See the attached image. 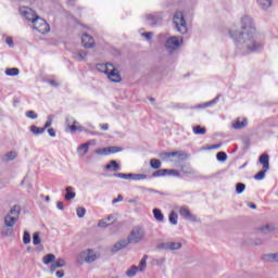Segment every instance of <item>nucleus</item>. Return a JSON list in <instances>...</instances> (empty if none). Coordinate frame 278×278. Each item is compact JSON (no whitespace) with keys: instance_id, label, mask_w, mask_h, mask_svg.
<instances>
[{"instance_id":"obj_1","label":"nucleus","mask_w":278,"mask_h":278,"mask_svg":"<svg viewBox=\"0 0 278 278\" xmlns=\"http://www.w3.org/2000/svg\"><path fill=\"white\" fill-rule=\"evenodd\" d=\"M240 29L236 26L229 29V36L235 40L238 49H241L243 53H254L263 49L264 43L260 41V34L251 16L241 17Z\"/></svg>"},{"instance_id":"obj_2","label":"nucleus","mask_w":278,"mask_h":278,"mask_svg":"<svg viewBox=\"0 0 278 278\" xmlns=\"http://www.w3.org/2000/svg\"><path fill=\"white\" fill-rule=\"evenodd\" d=\"M18 218H21V206L14 205L4 216V226L1 229V236H3V238L14 236V225H16Z\"/></svg>"},{"instance_id":"obj_3","label":"nucleus","mask_w":278,"mask_h":278,"mask_svg":"<svg viewBox=\"0 0 278 278\" xmlns=\"http://www.w3.org/2000/svg\"><path fill=\"white\" fill-rule=\"evenodd\" d=\"M96 68L99 71V73L106 75V78L112 84H121V81H123L121 72L112 63H99L96 65Z\"/></svg>"},{"instance_id":"obj_4","label":"nucleus","mask_w":278,"mask_h":278,"mask_svg":"<svg viewBox=\"0 0 278 278\" xmlns=\"http://www.w3.org/2000/svg\"><path fill=\"white\" fill-rule=\"evenodd\" d=\"M101 257L99 255V252L92 250V249H86L83 250L76 257V264L81 266L83 264H92L93 262H97Z\"/></svg>"},{"instance_id":"obj_5","label":"nucleus","mask_w":278,"mask_h":278,"mask_svg":"<svg viewBox=\"0 0 278 278\" xmlns=\"http://www.w3.org/2000/svg\"><path fill=\"white\" fill-rule=\"evenodd\" d=\"M146 238L147 232L144 231V228L136 226L130 230L126 240L128 241V244H140V242H143Z\"/></svg>"},{"instance_id":"obj_6","label":"nucleus","mask_w":278,"mask_h":278,"mask_svg":"<svg viewBox=\"0 0 278 278\" xmlns=\"http://www.w3.org/2000/svg\"><path fill=\"white\" fill-rule=\"evenodd\" d=\"M173 23H174L175 29H176V31H178V34H181L182 36H185V34H188V23L186 22L184 12L177 11L174 14Z\"/></svg>"},{"instance_id":"obj_7","label":"nucleus","mask_w":278,"mask_h":278,"mask_svg":"<svg viewBox=\"0 0 278 278\" xmlns=\"http://www.w3.org/2000/svg\"><path fill=\"white\" fill-rule=\"evenodd\" d=\"M159 157L163 160V162H175L176 160H188V154L184 151H174V152H161Z\"/></svg>"},{"instance_id":"obj_8","label":"nucleus","mask_w":278,"mask_h":278,"mask_svg":"<svg viewBox=\"0 0 278 278\" xmlns=\"http://www.w3.org/2000/svg\"><path fill=\"white\" fill-rule=\"evenodd\" d=\"M180 45H184V37L173 36L167 38L165 49L168 53H173V51H177V49H179Z\"/></svg>"},{"instance_id":"obj_9","label":"nucleus","mask_w":278,"mask_h":278,"mask_svg":"<svg viewBox=\"0 0 278 278\" xmlns=\"http://www.w3.org/2000/svg\"><path fill=\"white\" fill-rule=\"evenodd\" d=\"M33 28L39 31V34H49L50 26L47 21H45L42 17L38 16L33 21Z\"/></svg>"},{"instance_id":"obj_10","label":"nucleus","mask_w":278,"mask_h":278,"mask_svg":"<svg viewBox=\"0 0 278 278\" xmlns=\"http://www.w3.org/2000/svg\"><path fill=\"white\" fill-rule=\"evenodd\" d=\"M123 151V148L112 146V147H106V148H98L94 150L96 155H112L114 153H121Z\"/></svg>"},{"instance_id":"obj_11","label":"nucleus","mask_w":278,"mask_h":278,"mask_svg":"<svg viewBox=\"0 0 278 278\" xmlns=\"http://www.w3.org/2000/svg\"><path fill=\"white\" fill-rule=\"evenodd\" d=\"M72 125H79V122H77L74 117H66L65 119V131H71L72 134H75V131H84V127L81 126H72Z\"/></svg>"},{"instance_id":"obj_12","label":"nucleus","mask_w":278,"mask_h":278,"mask_svg":"<svg viewBox=\"0 0 278 278\" xmlns=\"http://www.w3.org/2000/svg\"><path fill=\"white\" fill-rule=\"evenodd\" d=\"M181 247H182L181 242L167 241V242L160 243L157 245V249H160L161 251H179Z\"/></svg>"},{"instance_id":"obj_13","label":"nucleus","mask_w":278,"mask_h":278,"mask_svg":"<svg viewBox=\"0 0 278 278\" xmlns=\"http://www.w3.org/2000/svg\"><path fill=\"white\" fill-rule=\"evenodd\" d=\"M178 212L185 220H190L191 223H197V215L192 214L190 212V208L188 206H180L178 208Z\"/></svg>"},{"instance_id":"obj_14","label":"nucleus","mask_w":278,"mask_h":278,"mask_svg":"<svg viewBox=\"0 0 278 278\" xmlns=\"http://www.w3.org/2000/svg\"><path fill=\"white\" fill-rule=\"evenodd\" d=\"M275 225L267 223V224H263L261 226H258L256 228L257 233H261L262 236H268V233H273V231H275Z\"/></svg>"},{"instance_id":"obj_15","label":"nucleus","mask_w":278,"mask_h":278,"mask_svg":"<svg viewBox=\"0 0 278 278\" xmlns=\"http://www.w3.org/2000/svg\"><path fill=\"white\" fill-rule=\"evenodd\" d=\"M129 247V241L127 239H123L117 241L112 248L111 252L112 253H118V251H123V249H127Z\"/></svg>"},{"instance_id":"obj_16","label":"nucleus","mask_w":278,"mask_h":278,"mask_svg":"<svg viewBox=\"0 0 278 278\" xmlns=\"http://www.w3.org/2000/svg\"><path fill=\"white\" fill-rule=\"evenodd\" d=\"M21 14L30 23H34V20L38 18V15L31 9L24 8L21 10Z\"/></svg>"},{"instance_id":"obj_17","label":"nucleus","mask_w":278,"mask_h":278,"mask_svg":"<svg viewBox=\"0 0 278 278\" xmlns=\"http://www.w3.org/2000/svg\"><path fill=\"white\" fill-rule=\"evenodd\" d=\"M260 164L263 166V170L268 172L270 170V156L268 154H262L258 157Z\"/></svg>"},{"instance_id":"obj_18","label":"nucleus","mask_w":278,"mask_h":278,"mask_svg":"<svg viewBox=\"0 0 278 278\" xmlns=\"http://www.w3.org/2000/svg\"><path fill=\"white\" fill-rule=\"evenodd\" d=\"M113 223H114V215H109L108 217L100 219L98 222V227L100 229H105L110 227V225H112Z\"/></svg>"},{"instance_id":"obj_19","label":"nucleus","mask_w":278,"mask_h":278,"mask_svg":"<svg viewBox=\"0 0 278 278\" xmlns=\"http://www.w3.org/2000/svg\"><path fill=\"white\" fill-rule=\"evenodd\" d=\"M249 125V121L245 117H239L232 122V129H244Z\"/></svg>"},{"instance_id":"obj_20","label":"nucleus","mask_w":278,"mask_h":278,"mask_svg":"<svg viewBox=\"0 0 278 278\" xmlns=\"http://www.w3.org/2000/svg\"><path fill=\"white\" fill-rule=\"evenodd\" d=\"M81 42L86 49H92L94 47V38L88 34L83 35Z\"/></svg>"},{"instance_id":"obj_21","label":"nucleus","mask_w":278,"mask_h":278,"mask_svg":"<svg viewBox=\"0 0 278 278\" xmlns=\"http://www.w3.org/2000/svg\"><path fill=\"white\" fill-rule=\"evenodd\" d=\"M66 266V261L64 258H56L54 260V263L50 266V271L55 273L58 268H64Z\"/></svg>"},{"instance_id":"obj_22","label":"nucleus","mask_w":278,"mask_h":278,"mask_svg":"<svg viewBox=\"0 0 278 278\" xmlns=\"http://www.w3.org/2000/svg\"><path fill=\"white\" fill-rule=\"evenodd\" d=\"M273 1L275 0H256L257 5L261 10H264V12L270 10L273 8Z\"/></svg>"},{"instance_id":"obj_23","label":"nucleus","mask_w":278,"mask_h":278,"mask_svg":"<svg viewBox=\"0 0 278 278\" xmlns=\"http://www.w3.org/2000/svg\"><path fill=\"white\" fill-rule=\"evenodd\" d=\"M16 157H18V152L12 150L10 152H7L2 156V162H14V160H16Z\"/></svg>"},{"instance_id":"obj_24","label":"nucleus","mask_w":278,"mask_h":278,"mask_svg":"<svg viewBox=\"0 0 278 278\" xmlns=\"http://www.w3.org/2000/svg\"><path fill=\"white\" fill-rule=\"evenodd\" d=\"M78 157H86L88 154V151H90V148L86 146V143H81L76 148Z\"/></svg>"},{"instance_id":"obj_25","label":"nucleus","mask_w":278,"mask_h":278,"mask_svg":"<svg viewBox=\"0 0 278 278\" xmlns=\"http://www.w3.org/2000/svg\"><path fill=\"white\" fill-rule=\"evenodd\" d=\"M77 197V193H75V188L67 187L65 188V201H73Z\"/></svg>"},{"instance_id":"obj_26","label":"nucleus","mask_w":278,"mask_h":278,"mask_svg":"<svg viewBox=\"0 0 278 278\" xmlns=\"http://www.w3.org/2000/svg\"><path fill=\"white\" fill-rule=\"evenodd\" d=\"M86 58H88L87 51L78 50L74 53V60H76V62H84V60H86Z\"/></svg>"},{"instance_id":"obj_27","label":"nucleus","mask_w":278,"mask_h":278,"mask_svg":"<svg viewBox=\"0 0 278 278\" xmlns=\"http://www.w3.org/2000/svg\"><path fill=\"white\" fill-rule=\"evenodd\" d=\"M121 168V165L115 160L110 161L109 164L105 165V170L116 172Z\"/></svg>"},{"instance_id":"obj_28","label":"nucleus","mask_w":278,"mask_h":278,"mask_svg":"<svg viewBox=\"0 0 278 278\" xmlns=\"http://www.w3.org/2000/svg\"><path fill=\"white\" fill-rule=\"evenodd\" d=\"M247 244H250L251 247H262V244H264V239L262 238L248 239Z\"/></svg>"},{"instance_id":"obj_29","label":"nucleus","mask_w":278,"mask_h":278,"mask_svg":"<svg viewBox=\"0 0 278 278\" xmlns=\"http://www.w3.org/2000/svg\"><path fill=\"white\" fill-rule=\"evenodd\" d=\"M153 216L157 223H164V214L162 213V210L160 208H154L153 211Z\"/></svg>"},{"instance_id":"obj_30","label":"nucleus","mask_w":278,"mask_h":278,"mask_svg":"<svg viewBox=\"0 0 278 278\" xmlns=\"http://www.w3.org/2000/svg\"><path fill=\"white\" fill-rule=\"evenodd\" d=\"M147 260H149V256L143 255L139 265L137 266L139 273H144V270H147Z\"/></svg>"},{"instance_id":"obj_31","label":"nucleus","mask_w":278,"mask_h":278,"mask_svg":"<svg viewBox=\"0 0 278 278\" xmlns=\"http://www.w3.org/2000/svg\"><path fill=\"white\" fill-rule=\"evenodd\" d=\"M42 262L46 266H49V264H53L55 262L54 254H47L42 257Z\"/></svg>"},{"instance_id":"obj_32","label":"nucleus","mask_w":278,"mask_h":278,"mask_svg":"<svg viewBox=\"0 0 278 278\" xmlns=\"http://www.w3.org/2000/svg\"><path fill=\"white\" fill-rule=\"evenodd\" d=\"M21 71L17 67H12V68H7L5 70V75L9 77H16Z\"/></svg>"},{"instance_id":"obj_33","label":"nucleus","mask_w":278,"mask_h":278,"mask_svg":"<svg viewBox=\"0 0 278 278\" xmlns=\"http://www.w3.org/2000/svg\"><path fill=\"white\" fill-rule=\"evenodd\" d=\"M206 131L207 130L205 129V127H201V126L193 127V134H195V136H205Z\"/></svg>"},{"instance_id":"obj_34","label":"nucleus","mask_w":278,"mask_h":278,"mask_svg":"<svg viewBox=\"0 0 278 278\" xmlns=\"http://www.w3.org/2000/svg\"><path fill=\"white\" fill-rule=\"evenodd\" d=\"M150 166H151V168H154V170H157V168L162 167V162L157 159H152L150 161Z\"/></svg>"},{"instance_id":"obj_35","label":"nucleus","mask_w":278,"mask_h":278,"mask_svg":"<svg viewBox=\"0 0 278 278\" xmlns=\"http://www.w3.org/2000/svg\"><path fill=\"white\" fill-rule=\"evenodd\" d=\"M138 267L137 266H131L129 269H127L126 275L127 277H136L138 275Z\"/></svg>"},{"instance_id":"obj_36","label":"nucleus","mask_w":278,"mask_h":278,"mask_svg":"<svg viewBox=\"0 0 278 278\" xmlns=\"http://www.w3.org/2000/svg\"><path fill=\"white\" fill-rule=\"evenodd\" d=\"M168 218H169L170 225H177V220L179 217L177 216V213H175V211H172Z\"/></svg>"},{"instance_id":"obj_37","label":"nucleus","mask_w":278,"mask_h":278,"mask_svg":"<svg viewBox=\"0 0 278 278\" xmlns=\"http://www.w3.org/2000/svg\"><path fill=\"white\" fill-rule=\"evenodd\" d=\"M244 190H247V186L242 182H238L236 185V192L237 194H242V192H244Z\"/></svg>"},{"instance_id":"obj_38","label":"nucleus","mask_w":278,"mask_h":278,"mask_svg":"<svg viewBox=\"0 0 278 278\" xmlns=\"http://www.w3.org/2000/svg\"><path fill=\"white\" fill-rule=\"evenodd\" d=\"M267 173L268 172H265V169H262L261 172L255 174L254 179H256V181H262V179H264L266 177Z\"/></svg>"},{"instance_id":"obj_39","label":"nucleus","mask_w":278,"mask_h":278,"mask_svg":"<svg viewBox=\"0 0 278 278\" xmlns=\"http://www.w3.org/2000/svg\"><path fill=\"white\" fill-rule=\"evenodd\" d=\"M131 179L134 181H142V180L147 179V175H144V174H132Z\"/></svg>"},{"instance_id":"obj_40","label":"nucleus","mask_w":278,"mask_h":278,"mask_svg":"<svg viewBox=\"0 0 278 278\" xmlns=\"http://www.w3.org/2000/svg\"><path fill=\"white\" fill-rule=\"evenodd\" d=\"M31 134H35L36 136L40 134H45V128H38L37 126H31L30 127Z\"/></svg>"},{"instance_id":"obj_41","label":"nucleus","mask_w":278,"mask_h":278,"mask_svg":"<svg viewBox=\"0 0 278 278\" xmlns=\"http://www.w3.org/2000/svg\"><path fill=\"white\" fill-rule=\"evenodd\" d=\"M40 232H34L33 235V244H35L36 247H38V244H40Z\"/></svg>"},{"instance_id":"obj_42","label":"nucleus","mask_w":278,"mask_h":278,"mask_svg":"<svg viewBox=\"0 0 278 278\" xmlns=\"http://www.w3.org/2000/svg\"><path fill=\"white\" fill-rule=\"evenodd\" d=\"M180 170L184 175H192V168L188 165H181Z\"/></svg>"},{"instance_id":"obj_43","label":"nucleus","mask_w":278,"mask_h":278,"mask_svg":"<svg viewBox=\"0 0 278 278\" xmlns=\"http://www.w3.org/2000/svg\"><path fill=\"white\" fill-rule=\"evenodd\" d=\"M76 214L78 218H84L86 216V208L85 207H77L76 208Z\"/></svg>"},{"instance_id":"obj_44","label":"nucleus","mask_w":278,"mask_h":278,"mask_svg":"<svg viewBox=\"0 0 278 278\" xmlns=\"http://www.w3.org/2000/svg\"><path fill=\"white\" fill-rule=\"evenodd\" d=\"M29 242H31V236L29 235L28 231H24L23 243L24 244H29Z\"/></svg>"},{"instance_id":"obj_45","label":"nucleus","mask_w":278,"mask_h":278,"mask_svg":"<svg viewBox=\"0 0 278 278\" xmlns=\"http://www.w3.org/2000/svg\"><path fill=\"white\" fill-rule=\"evenodd\" d=\"M166 175H172L173 177H181V173L177 169H166Z\"/></svg>"},{"instance_id":"obj_46","label":"nucleus","mask_w":278,"mask_h":278,"mask_svg":"<svg viewBox=\"0 0 278 278\" xmlns=\"http://www.w3.org/2000/svg\"><path fill=\"white\" fill-rule=\"evenodd\" d=\"M217 161H218V162H227V153H225V152H218V153H217Z\"/></svg>"},{"instance_id":"obj_47","label":"nucleus","mask_w":278,"mask_h":278,"mask_svg":"<svg viewBox=\"0 0 278 278\" xmlns=\"http://www.w3.org/2000/svg\"><path fill=\"white\" fill-rule=\"evenodd\" d=\"M165 263H166V257H161L153 261V264L155 266H164Z\"/></svg>"},{"instance_id":"obj_48","label":"nucleus","mask_w":278,"mask_h":278,"mask_svg":"<svg viewBox=\"0 0 278 278\" xmlns=\"http://www.w3.org/2000/svg\"><path fill=\"white\" fill-rule=\"evenodd\" d=\"M166 169H160V170H156L152 174V177H165L166 175Z\"/></svg>"},{"instance_id":"obj_49","label":"nucleus","mask_w":278,"mask_h":278,"mask_svg":"<svg viewBox=\"0 0 278 278\" xmlns=\"http://www.w3.org/2000/svg\"><path fill=\"white\" fill-rule=\"evenodd\" d=\"M267 260L269 262H278V252L277 253H271L267 255Z\"/></svg>"},{"instance_id":"obj_50","label":"nucleus","mask_w":278,"mask_h":278,"mask_svg":"<svg viewBox=\"0 0 278 278\" xmlns=\"http://www.w3.org/2000/svg\"><path fill=\"white\" fill-rule=\"evenodd\" d=\"M115 177H118L119 179H131L132 174H115Z\"/></svg>"},{"instance_id":"obj_51","label":"nucleus","mask_w":278,"mask_h":278,"mask_svg":"<svg viewBox=\"0 0 278 278\" xmlns=\"http://www.w3.org/2000/svg\"><path fill=\"white\" fill-rule=\"evenodd\" d=\"M52 123H53V115H49L43 129H49V127L52 125Z\"/></svg>"},{"instance_id":"obj_52","label":"nucleus","mask_w":278,"mask_h":278,"mask_svg":"<svg viewBox=\"0 0 278 278\" xmlns=\"http://www.w3.org/2000/svg\"><path fill=\"white\" fill-rule=\"evenodd\" d=\"M216 101H218V98H216L210 102H205V103L199 105L198 108H210V105H214V103H216Z\"/></svg>"},{"instance_id":"obj_53","label":"nucleus","mask_w":278,"mask_h":278,"mask_svg":"<svg viewBox=\"0 0 278 278\" xmlns=\"http://www.w3.org/2000/svg\"><path fill=\"white\" fill-rule=\"evenodd\" d=\"M26 116H27V118H31V119L38 118V114H36V112H34V111H27Z\"/></svg>"},{"instance_id":"obj_54","label":"nucleus","mask_w":278,"mask_h":278,"mask_svg":"<svg viewBox=\"0 0 278 278\" xmlns=\"http://www.w3.org/2000/svg\"><path fill=\"white\" fill-rule=\"evenodd\" d=\"M85 144L90 149V147H97V141L94 139H90Z\"/></svg>"},{"instance_id":"obj_55","label":"nucleus","mask_w":278,"mask_h":278,"mask_svg":"<svg viewBox=\"0 0 278 278\" xmlns=\"http://www.w3.org/2000/svg\"><path fill=\"white\" fill-rule=\"evenodd\" d=\"M147 20L150 21V25H155V16L153 15H148Z\"/></svg>"},{"instance_id":"obj_56","label":"nucleus","mask_w":278,"mask_h":278,"mask_svg":"<svg viewBox=\"0 0 278 278\" xmlns=\"http://www.w3.org/2000/svg\"><path fill=\"white\" fill-rule=\"evenodd\" d=\"M121 201H123V195H122V194H118V195H117V199H114V200L112 201V203H113V205H115V203H121Z\"/></svg>"},{"instance_id":"obj_57","label":"nucleus","mask_w":278,"mask_h":278,"mask_svg":"<svg viewBox=\"0 0 278 278\" xmlns=\"http://www.w3.org/2000/svg\"><path fill=\"white\" fill-rule=\"evenodd\" d=\"M142 36L147 38V40H151V38H153V33H144Z\"/></svg>"},{"instance_id":"obj_58","label":"nucleus","mask_w":278,"mask_h":278,"mask_svg":"<svg viewBox=\"0 0 278 278\" xmlns=\"http://www.w3.org/2000/svg\"><path fill=\"white\" fill-rule=\"evenodd\" d=\"M100 129H102L103 131H108V129H110V126L108 124H100Z\"/></svg>"},{"instance_id":"obj_59","label":"nucleus","mask_w":278,"mask_h":278,"mask_svg":"<svg viewBox=\"0 0 278 278\" xmlns=\"http://www.w3.org/2000/svg\"><path fill=\"white\" fill-rule=\"evenodd\" d=\"M48 134L51 138H55V130L53 128L48 129Z\"/></svg>"},{"instance_id":"obj_60","label":"nucleus","mask_w":278,"mask_h":278,"mask_svg":"<svg viewBox=\"0 0 278 278\" xmlns=\"http://www.w3.org/2000/svg\"><path fill=\"white\" fill-rule=\"evenodd\" d=\"M55 275L58 278H64V270H58Z\"/></svg>"},{"instance_id":"obj_61","label":"nucleus","mask_w":278,"mask_h":278,"mask_svg":"<svg viewBox=\"0 0 278 278\" xmlns=\"http://www.w3.org/2000/svg\"><path fill=\"white\" fill-rule=\"evenodd\" d=\"M58 210H64V203L63 202H56Z\"/></svg>"},{"instance_id":"obj_62","label":"nucleus","mask_w":278,"mask_h":278,"mask_svg":"<svg viewBox=\"0 0 278 278\" xmlns=\"http://www.w3.org/2000/svg\"><path fill=\"white\" fill-rule=\"evenodd\" d=\"M7 45H9V47H14V42L12 41V38L10 37L7 38Z\"/></svg>"},{"instance_id":"obj_63","label":"nucleus","mask_w":278,"mask_h":278,"mask_svg":"<svg viewBox=\"0 0 278 278\" xmlns=\"http://www.w3.org/2000/svg\"><path fill=\"white\" fill-rule=\"evenodd\" d=\"M214 149H220V144H213L208 148V150H214Z\"/></svg>"},{"instance_id":"obj_64","label":"nucleus","mask_w":278,"mask_h":278,"mask_svg":"<svg viewBox=\"0 0 278 278\" xmlns=\"http://www.w3.org/2000/svg\"><path fill=\"white\" fill-rule=\"evenodd\" d=\"M249 207H251V210H257V206L255 204H250Z\"/></svg>"}]
</instances>
